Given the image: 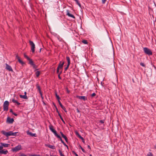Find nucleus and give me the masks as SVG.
Returning a JSON list of instances; mask_svg holds the SVG:
<instances>
[{
  "mask_svg": "<svg viewBox=\"0 0 156 156\" xmlns=\"http://www.w3.org/2000/svg\"><path fill=\"white\" fill-rule=\"evenodd\" d=\"M143 51L144 53L148 55H152L153 54L152 52L149 48L147 47H144L143 48Z\"/></svg>",
  "mask_w": 156,
  "mask_h": 156,
  "instance_id": "1",
  "label": "nucleus"
},
{
  "mask_svg": "<svg viewBox=\"0 0 156 156\" xmlns=\"http://www.w3.org/2000/svg\"><path fill=\"white\" fill-rule=\"evenodd\" d=\"M9 102L7 101H5L3 104V110L7 111L9 109Z\"/></svg>",
  "mask_w": 156,
  "mask_h": 156,
  "instance_id": "2",
  "label": "nucleus"
},
{
  "mask_svg": "<svg viewBox=\"0 0 156 156\" xmlns=\"http://www.w3.org/2000/svg\"><path fill=\"white\" fill-rule=\"evenodd\" d=\"M21 149H22L21 146V145H19L15 147L14 148H12V151L13 152H16Z\"/></svg>",
  "mask_w": 156,
  "mask_h": 156,
  "instance_id": "3",
  "label": "nucleus"
},
{
  "mask_svg": "<svg viewBox=\"0 0 156 156\" xmlns=\"http://www.w3.org/2000/svg\"><path fill=\"white\" fill-rule=\"evenodd\" d=\"M2 133L8 137L9 136H12L11 131H9L8 132H6L4 130L2 131L1 132Z\"/></svg>",
  "mask_w": 156,
  "mask_h": 156,
  "instance_id": "4",
  "label": "nucleus"
},
{
  "mask_svg": "<svg viewBox=\"0 0 156 156\" xmlns=\"http://www.w3.org/2000/svg\"><path fill=\"white\" fill-rule=\"evenodd\" d=\"M29 43L31 46V50L32 52L34 53L35 51V45L34 42L31 41H29Z\"/></svg>",
  "mask_w": 156,
  "mask_h": 156,
  "instance_id": "5",
  "label": "nucleus"
},
{
  "mask_svg": "<svg viewBox=\"0 0 156 156\" xmlns=\"http://www.w3.org/2000/svg\"><path fill=\"white\" fill-rule=\"evenodd\" d=\"M66 59L67 60V65L66 66L65 68V70L66 71L67 69H68V68L70 64V59L69 57L67 56L66 57Z\"/></svg>",
  "mask_w": 156,
  "mask_h": 156,
  "instance_id": "6",
  "label": "nucleus"
},
{
  "mask_svg": "<svg viewBox=\"0 0 156 156\" xmlns=\"http://www.w3.org/2000/svg\"><path fill=\"white\" fill-rule=\"evenodd\" d=\"M49 129H50V130L53 133H54V134L55 135V136H56L58 135L57 133V132L54 129L53 127H52V126H49Z\"/></svg>",
  "mask_w": 156,
  "mask_h": 156,
  "instance_id": "7",
  "label": "nucleus"
},
{
  "mask_svg": "<svg viewBox=\"0 0 156 156\" xmlns=\"http://www.w3.org/2000/svg\"><path fill=\"white\" fill-rule=\"evenodd\" d=\"M76 97L80 99H82L84 101L87 100V97L85 96H80L77 95Z\"/></svg>",
  "mask_w": 156,
  "mask_h": 156,
  "instance_id": "8",
  "label": "nucleus"
},
{
  "mask_svg": "<svg viewBox=\"0 0 156 156\" xmlns=\"http://www.w3.org/2000/svg\"><path fill=\"white\" fill-rule=\"evenodd\" d=\"M64 64V62H63L62 63V62L61 61L60 62L59 64L57 67V68L58 69H62L63 68V66Z\"/></svg>",
  "mask_w": 156,
  "mask_h": 156,
  "instance_id": "9",
  "label": "nucleus"
},
{
  "mask_svg": "<svg viewBox=\"0 0 156 156\" xmlns=\"http://www.w3.org/2000/svg\"><path fill=\"white\" fill-rule=\"evenodd\" d=\"M7 122L9 123H12L14 121L13 118H11L9 117H8L7 119Z\"/></svg>",
  "mask_w": 156,
  "mask_h": 156,
  "instance_id": "10",
  "label": "nucleus"
},
{
  "mask_svg": "<svg viewBox=\"0 0 156 156\" xmlns=\"http://www.w3.org/2000/svg\"><path fill=\"white\" fill-rule=\"evenodd\" d=\"M6 65V69L8 70L9 71L12 72L13 71V70L11 67L8 65L7 63L5 64Z\"/></svg>",
  "mask_w": 156,
  "mask_h": 156,
  "instance_id": "11",
  "label": "nucleus"
},
{
  "mask_svg": "<svg viewBox=\"0 0 156 156\" xmlns=\"http://www.w3.org/2000/svg\"><path fill=\"white\" fill-rule=\"evenodd\" d=\"M66 15L68 16L69 17H70L73 19L75 18V16L72 14H71L69 13V10H67L66 11Z\"/></svg>",
  "mask_w": 156,
  "mask_h": 156,
  "instance_id": "12",
  "label": "nucleus"
},
{
  "mask_svg": "<svg viewBox=\"0 0 156 156\" xmlns=\"http://www.w3.org/2000/svg\"><path fill=\"white\" fill-rule=\"evenodd\" d=\"M58 103L59 105H60L62 109L64 110L65 112H67V111L66 110V108L62 105L60 101H58Z\"/></svg>",
  "mask_w": 156,
  "mask_h": 156,
  "instance_id": "13",
  "label": "nucleus"
},
{
  "mask_svg": "<svg viewBox=\"0 0 156 156\" xmlns=\"http://www.w3.org/2000/svg\"><path fill=\"white\" fill-rule=\"evenodd\" d=\"M27 60H29V64L31 66H32L34 64L32 60L30 59L28 57H27Z\"/></svg>",
  "mask_w": 156,
  "mask_h": 156,
  "instance_id": "14",
  "label": "nucleus"
},
{
  "mask_svg": "<svg viewBox=\"0 0 156 156\" xmlns=\"http://www.w3.org/2000/svg\"><path fill=\"white\" fill-rule=\"evenodd\" d=\"M45 146L52 149H55V147L54 145L46 144H45Z\"/></svg>",
  "mask_w": 156,
  "mask_h": 156,
  "instance_id": "15",
  "label": "nucleus"
},
{
  "mask_svg": "<svg viewBox=\"0 0 156 156\" xmlns=\"http://www.w3.org/2000/svg\"><path fill=\"white\" fill-rule=\"evenodd\" d=\"M12 102L14 103H16L17 105H20V103L18 102L17 101L15 100L14 99H12Z\"/></svg>",
  "mask_w": 156,
  "mask_h": 156,
  "instance_id": "16",
  "label": "nucleus"
},
{
  "mask_svg": "<svg viewBox=\"0 0 156 156\" xmlns=\"http://www.w3.org/2000/svg\"><path fill=\"white\" fill-rule=\"evenodd\" d=\"M8 153L7 150L4 151L3 150H0V154H6Z\"/></svg>",
  "mask_w": 156,
  "mask_h": 156,
  "instance_id": "17",
  "label": "nucleus"
},
{
  "mask_svg": "<svg viewBox=\"0 0 156 156\" xmlns=\"http://www.w3.org/2000/svg\"><path fill=\"white\" fill-rule=\"evenodd\" d=\"M0 144L1 145H2L3 146V147H8L9 144H5V143H0Z\"/></svg>",
  "mask_w": 156,
  "mask_h": 156,
  "instance_id": "18",
  "label": "nucleus"
},
{
  "mask_svg": "<svg viewBox=\"0 0 156 156\" xmlns=\"http://www.w3.org/2000/svg\"><path fill=\"white\" fill-rule=\"evenodd\" d=\"M20 97L21 98L24 99H27L28 98L27 95H20Z\"/></svg>",
  "mask_w": 156,
  "mask_h": 156,
  "instance_id": "19",
  "label": "nucleus"
},
{
  "mask_svg": "<svg viewBox=\"0 0 156 156\" xmlns=\"http://www.w3.org/2000/svg\"><path fill=\"white\" fill-rule=\"evenodd\" d=\"M78 136L82 140V141L83 143H85V140L83 137L81 136L78 133Z\"/></svg>",
  "mask_w": 156,
  "mask_h": 156,
  "instance_id": "20",
  "label": "nucleus"
},
{
  "mask_svg": "<svg viewBox=\"0 0 156 156\" xmlns=\"http://www.w3.org/2000/svg\"><path fill=\"white\" fill-rule=\"evenodd\" d=\"M27 134L32 136H36V134L35 133H33L31 132H29Z\"/></svg>",
  "mask_w": 156,
  "mask_h": 156,
  "instance_id": "21",
  "label": "nucleus"
},
{
  "mask_svg": "<svg viewBox=\"0 0 156 156\" xmlns=\"http://www.w3.org/2000/svg\"><path fill=\"white\" fill-rule=\"evenodd\" d=\"M58 138H59L60 139V141H61V142L63 144L64 143V141L62 140V138H61V137L59 136V135H58L56 136Z\"/></svg>",
  "mask_w": 156,
  "mask_h": 156,
  "instance_id": "22",
  "label": "nucleus"
},
{
  "mask_svg": "<svg viewBox=\"0 0 156 156\" xmlns=\"http://www.w3.org/2000/svg\"><path fill=\"white\" fill-rule=\"evenodd\" d=\"M57 38L58 39V40L59 41H61V42L63 41V40H62V39L61 37H60L59 35H57Z\"/></svg>",
  "mask_w": 156,
  "mask_h": 156,
  "instance_id": "23",
  "label": "nucleus"
},
{
  "mask_svg": "<svg viewBox=\"0 0 156 156\" xmlns=\"http://www.w3.org/2000/svg\"><path fill=\"white\" fill-rule=\"evenodd\" d=\"M40 74V71H37L35 73V75H36L37 77H38L39 76Z\"/></svg>",
  "mask_w": 156,
  "mask_h": 156,
  "instance_id": "24",
  "label": "nucleus"
},
{
  "mask_svg": "<svg viewBox=\"0 0 156 156\" xmlns=\"http://www.w3.org/2000/svg\"><path fill=\"white\" fill-rule=\"evenodd\" d=\"M55 95L56 98L58 99V101H60V98L59 97V96L58 95L57 93L56 92L55 93Z\"/></svg>",
  "mask_w": 156,
  "mask_h": 156,
  "instance_id": "25",
  "label": "nucleus"
},
{
  "mask_svg": "<svg viewBox=\"0 0 156 156\" xmlns=\"http://www.w3.org/2000/svg\"><path fill=\"white\" fill-rule=\"evenodd\" d=\"M37 89L39 91V93L40 92H41V90L40 87L38 85H37Z\"/></svg>",
  "mask_w": 156,
  "mask_h": 156,
  "instance_id": "26",
  "label": "nucleus"
},
{
  "mask_svg": "<svg viewBox=\"0 0 156 156\" xmlns=\"http://www.w3.org/2000/svg\"><path fill=\"white\" fill-rule=\"evenodd\" d=\"M18 61L19 63H20L22 65L24 63L23 61L22 60H21L20 59H19Z\"/></svg>",
  "mask_w": 156,
  "mask_h": 156,
  "instance_id": "27",
  "label": "nucleus"
},
{
  "mask_svg": "<svg viewBox=\"0 0 156 156\" xmlns=\"http://www.w3.org/2000/svg\"><path fill=\"white\" fill-rule=\"evenodd\" d=\"M77 4L78 5L80 8L82 9L80 4L79 2L78 1L76 2Z\"/></svg>",
  "mask_w": 156,
  "mask_h": 156,
  "instance_id": "28",
  "label": "nucleus"
},
{
  "mask_svg": "<svg viewBox=\"0 0 156 156\" xmlns=\"http://www.w3.org/2000/svg\"><path fill=\"white\" fill-rule=\"evenodd\" d=\"M17 133H18V132H14V133H13V132L11 131L12 136H16V134Z\"/></svg>",
  "mask_w": 156,
  "mask_h": 156,
  "instance_id": "29",
  "label": "nucleus"
},
{
  "mask_svg": "<svg viewBox=\"0 0 156 156\" xmlns=\"http://www.w3.org/2000/svg\"><path fill=\"white\" fill-rule=\"evenodd\" d=\"M82 42L84 44H87V41L86 40H83L82 41Z\"/></svg>",
  "mask_w": 156,
  "mask_h": 156,
  "instance_id": "30",
  "label": "nucleus"
},
{
  "mask_svg": "<svg viewBox=\"0 0 156 156\" xmlns=\"http://www.w3.org/2000/svg\"><path fill=\"white\" fill-rule=\"evenodd\" d=\"M32 66H33V68L34 69H35V70H37L36 69H37V67L35 64H34V65H32Z\"/></svg>",
  "mask_w": 156,
  "mask_h": 156,
  "instance_id": "31",
  "label": "nucleus"
},
{
  "mask_svg": "<svg viewBox=\"0 0 156 156\" xmlns=\"http://www.w3.org/2000/svg\"><path fill=\"white\" fill-rule=\"evenodd\" d=\"M80 147L83 152H85V151L84 150V149L80 145Z\"/></svg>",
  "mask_w": 156,
  "mask_h": 156,
  "instance_id": "32",
  "label": "nucleus"
},
{
  "mask_svg": "<svg viewBox=\"0 0 156 156\" xmlns=\"http://www.w3.org/2000/svg\"><path fill=\"white\" fill-rule=\"evenodd\" d=\"M147 156H153L152 154L150 152L148 153L147 154Z\"/></svg>",
  "mask_w": 156,
  "mask_h": 156,
  "instance_id": "33",
  "label": "nucleus"
},
{
  "mask_svg": "<svg viewBox=\"0 0 156 156\" xmlns=\"http://www.w3.org/2000/svg\"><path fill=\"white\" fill-rule=\"evenodd\" d=\"M60 119H61V120L62 121V122L64 123V124H65V122L64 121V120L62 118V117H60Z\"/></svg>",
  "mask_w": 156,
  "mask_h": 156,
  "instance_id": "34",
  "label": "nucleus"
},
{
  "mask_svg": "<svg viewBox=\"0 0 156 156\" xmlns=\"http://www.w3.org/2000/svg\"><path fill=\"white\" fill-rule=\"evenodd\" d=\"M39 93H40V95H41V98L42 99V100L43 99H44V98L43 97L42 94L41 92H40Z\"/></svg>",
  "mask_w": 156,
  "mask_h": 156,
  "instance_id": "35",
  "label": "nucleus"
},
{
  "mask_svg": "<svg viewBox=\"0 0 156 156\" xmlns=\"http://www.w3.org/2000/svg\"><path fill=\"white\" fill-rule=\"evenodd\" d=\"M72 152L73 154H74L76 156H79L74 151H73Z\"/></svg>",
  "mask_w": 156,
  "mask_h": 156,
  "instance_id": "36",
  "label": "nucleus"
},
{
  "mask_svg": "<svg viewBox=\"0 0 156 156\" xmlns=\"http://www.w3.org/2000/svg\"><path fill=\"white\" fill-rule=\"evenodd\" d=\"M140 66H142L143 67H145V64L144 63H142V62L140 63Z\"/></svg>",
  "mask_w": 156,
  "mask_h": 156,
  "instance_id": "37",
  "label": "nucleus"
},
{
  "mask_svg": "<svg viewBox=\"0 0 156 156\" xmlns=\"http://www.w3.org/2000/svg\"><path fill=\"white\" fill-rule=\"evenodd\" d=\"M62 137L64 138V139L66 138L67 137L66 136H65L64 134H62Z\"/></svg>",
  "mask_w": 156,
  "mask_h": 156,
  "instance_id": "38",
  "label": "nucleus"
},
{
  "mask_svg": "<svg viewBox=\"0 0 156 156\" xmlns=\"http://www.w3.org/2000/svg\"><path fill=\"white\" fill-rule=\"evenodd\" d=\"M96 95V94L94 93H93L91 95V96L92 97H93L95 95Z\"/></svg>",
  "mask_w": 156,
  "mask_h": 156,
  "instance_id": "39",
  "label": "nucleus"
},
{
  "mask_svg": "<svg viewBox=\"0 0 156 156\" xmlns=\"http://www.w3.org/2000/svg\"><path fill=\"white\" fill-rule=\"evenodd\" d=\"M63 144L67 148H68V146L65 143V142Z\"/></svg>",
  "mask_w": 156,
  "mask_h": 156,
  "instance_id": "40",
  "label": "nucleus"
},
{
  "mask_svg": "<svg viewBox=\"0 0 156 156\" xmlns=\"http://www.w3.org/2000/svg\"><path fill=\"white\" fill-rule=\"evenodd\" d=\"M59 70L60 69H58V68H57V73L58 74H59Z\"/></svg>",
  "mask_w": 156,
  "mask_h": 156,
  "instance_id": "41",
  "label": "nucleus"
},
{
  "mask_svg": "<svg viewBox=\"0 0 156 156\" xmlns=\"http://www.w3.org/2000/svg\"><path fill=\"white\" fill-rule=\"evenodd\" d=\"M12 114L14 115L15 116H17L18 115L16 113H15L14 112H12Z\"/></svg>",
  "mask_w": 156,
  "mask_h": 156,
  "instance_id": "42",
  "label": "nucleus"
},
{
  "mask_svg": "<svg viewBox=\"0 0 156 156\" xmlns=\"http://www.w3.org/2000/svg\"><path fill=\"white\" fill-rule=\"evenodd\" d=\"M100 123H104V120H100Z\"/></svg>",
  "mask_w": 156,
  "mask_h": 156,
  "instance_id": "43",
  "label": "nucleus"
},
{
  "mask_svg": "<svg viewBox=\"0 0 156 156\" xmlns=\"http://www.w3.org/2000/svg\"><path fill=\"white\" fill-rule=\"evenodd\" d=\"M106 0H102V2L103 4H105V2Z\"/></svg>",
  "mask_w": 156,
  "mask_h": 156,
  "instance_id": "44",
  "label": "nucleus"
},
{
  "mask_svg": "<svg viewBox=\"0 0 156 156\" xmlns=\"http://www.w3.org/2000/svg\"><path fill=\"white\" fill-rule=\"evenodd\" d=\"M3 146L2 145H1V146H0V150H2V149H3Z\"/></svg>",
  "mask_w": 156,
  "mask_h": 156,
  "instance_id": "45",
  "label": "nucleus"
},
{
  "mask_svg": "<svg viewBox=\"0 0 156 156\" xmlns=\"http://www.w3.org/2000/svg\"><path fill=\"white\" fill-rule=\"evenodd\" d=\"M20 156H27V155H26V154H22L20 155Z\"/></svg>",
  "mask_w": 156,
  "mask_h": 156,
  "instance_id": "46",
  "label": "nucleus"
},
{
  "mask_svg": "<svg viewBox=\"0 0 156 156\" xmlns=\"http://www.w3.org/2000/svg\"><path fill=\"white\" fill-rule=\"evenodd\" d=\"M58 78L59 79H60L61 80V77H60V74H58Z\"/></svg>",
  "mask_w": 156,
  "mask_h": 156,
  "instance_id": "47",
  "label": "nucleus"
},
{
  "mask_svg": "<svg viewBox=\"0 0 156 156\" xmlns=\"http://www.w3.org/2000/svg\"><path fill=\"white\" fill-rule=\"evenodd\" d=\"M58 151H59V153L60 155L61 154H62L61 151V150H59Z\"/></svg>",
  "mask_w": 156,
  "mask_h": 156,
  "instance_id": "48",
  "label": "nucleus"
},
{
  "mask_svg": "<svg viewBox=\"0 0 156 156\" xmlns=\"http://www.w3.org/2000/svg\"><path fill=\"white\" fill-rule=\"evenodd\" d=\"M30 156H40V155H39L34 154V155H30Z\"/></svg>",
  "mask_w": 156,
  "mask_h": 156,
  "instance_id": "49",
  "label": "nucleus"
},
{
  "mask_svg": "<svg viewBox=\"0 0 156 156\" xmlns=\"http://www.w3.org/2000/svg\"><path fill=\"white\" fill-rule=\"evenodd\" d=\"M16 58L18 59H18H20L19 57V56H18V55H16Z\"/></svg>",
  "mask_w": 156,
  "mask_h": 156,
  "instance_id": "50",
  "label": "nucleus"
},
{
  "mask_svg": "<svg viewBox=\"0 0 156 156\" xmlns=\"http://www.w3.org/2000/svg\"><path fill=\"white\" fill-rule=\"evenodd\" d=\"M56 107V111H57V112L58 113H59V111H58V109H57V107Z\"/></svg>",
  "mask_w": 156,
  "mask_h": 156,
  "instance_id": "51",
  "label": "nucleus"
},
{
  "mask_svg": "<svg viewBox=\"0 0 156 156\" xmlns=\"http://www.w3.org/2000/svg\"><path fill=\"white\" fill-rule=\"evenodd\" d=\"M65 141H66V142H67V141H68V139H67V137L65 139Z\"/></svg>",
  "mask_w": 156,
  "mask_h": 156,
  "instance_id": "52",
  "label": "nucleus"
},
{
  "mask_svg": "<svg viewBox=\"0 0 156 156\" xmlns=\"http://www.w3.org/2000/svg\"><path fill=\"white\" fill-rule=\"evenodd\" d=\"M76 110H77V112H78V113H79L80 112V111H79V109L78 108H77L76 109Z\"/></svg>",
  "mask_w": 156,
  "mask_h": 156,
  "instance_id": "53",
  "label": "nucleus"
},
{
  "mask_svg": "<svg viewBox=\"0 0 156 156\" xmlns=\"http://www.w3.org/2000/svg\"><path fill=\"white\" fill-rule=\"evenodd\" d=\"M24 56L25 58H26L27 59V57H28L26 55H24Z\"/></svg>",
  "mask_w": 156,
  "mask_h": 156,
  "instance_id": "54",
  "label": "nucleus"
},
{
  "mask_svg": "<svg viewBox=\"0 0 156 156\" xmlns=\"http://www.w3.org/2000/svg\"><path fill=\"white\" fill-rule=\"evenodd\" d=\"M10 112H12H12H13L12 111V109H10Z\"/></svg>",
  "mask_w": 156,
  "mask_h": 156,
  "instance_id": "55",
  "label": "nucleus"
},
{
  "mask_svg": "<svg viewBox=\"0 0 156 156\" xmlns=\"http://www.w3.org/2000/svg\"><path fill=\"white\" fill-rule=\"evenodd\" d=\"M58 115L59 116L60 118V117H62V116L61 115H60V113H58Z\"/></svg>",
  "mask_w": 156,
  "mask_h": 156,
  "instance_id": "56",
  "label": "nucleus"
},
{
  "mask_svg": "<svg viewBox=\"0 0 156 156\" xmlns=\"http://www.w3.org/2000/svg\"><path fill=\"white\" fill-rule=\"evenodd\" d=\"M62 73V70L60 72H59V74H60H60H61Z\"/></svg>",
  "mask_w": 156,
  "mask_h": 156,
  "instance_id": "57",
  "label": "nucleus"
},
{
  "mask_svg": "<svg viewBox=\"0 0 156 156\" xmlns=\"http://www.w3.org/2000/svg\"><path fill=\"white\" fill-rule=\"evenodd\" d=\"M60 155V156H65L63 154H61Z\"/></svg>",
  "mask_w": 156,
  "mask_h": 156,
  "instance_id": "58",
  "label": "nucleus"
},
{
  "mask_svg": "<svg viewBox=\"0 0 156 156\" xmlns=\"http://www.w3.org/2000/svg\"><path fill=\"white\" fill-rule=\"evenodd\" d=\"M87 147H88L89 148V149H90V146L89 145H88V146H87Z\"/></svg>",
  "mask_w": 156,
  "mask_h": 156,
  "instance_id": "59",
  "label": "nucleus"
},
{
  "mask_svg": "<svg viewBox=\"0 0 156 156\" xmlns=\"http://www.w3.org/2000/svg\"><path fill=\"white\" fill-rule=\"evenodd\" d=\"M60 133L61 134L62 136V134H64L62 132H60Z\"/></svg>",
  "mask_w": 156,
  "mask_h": 156,
  "instance_id": "60",
  "label": "nucleus"
},
{
  "mask_svg": "<svg viewBox=\"0 0 156 156\" xmlns=\"http://www.w3.org/2000/svg\"><path fill=\"white\" fill-rule=\"evenodd\" d=\"M24 94L25 95H26V94H27L26 92H25Z\"/></svg>",
  "mask_w": 156,
  "mask_h": 156,
  "instance_id": "61",
  "label": "nucleus"
},
{
  "mask_svg": "<svg viewBox=\"0 0 156 156\" xmlns=\"http://www.w3.org/2000/svg\"><path fill=\"white\" fill-rule=\"evenodd\" d=\"M154 4L156 6V2H154Z\"/></svg>",
  "mask_w": 156,
  "mask_h": 156,
  "instance_id": "62",
  "label": "nucleus"
},
{
  "mask_svg": "<svg viewBox=\"0 0 156 156\" xmlns=\"http://www.w3.org/2000/svg\"><path fill=\"white\" fill-rule=\"evenodd\" d=\"M41 48H40V50H39V52H41Z\"/></svg>",
  "mask_w": 156,
  "mask_h": 156,
  "instance_id": "63",
  "label": "nucleus"
},
{
  "mask_svg": "<svg viewBox=\"0 0 156 156\" xmlns=\"http://www.w3.org/2000/svg\"><path fill=\"white\" fill-rule=\"evenodd\" d=\"M67 92L68 93H69V91L68 90H67Z\"/></svg>",
  "mask_w": 156,
  "mask_h": 156,
  "instance_id": "64",
  "label": "nucleus"
}]
</instances>
